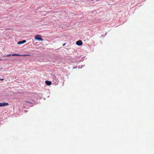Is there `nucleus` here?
I'll list each match as a JSON object with an SVG mask.
<instances>
[{
    "label": "nucleus",
    "mask_w": 154,
    "mask_h": 154,
    "mask_svg": "<svg viewBox=\"0 0 154 154\" xmlns=\"http://www.w3.org/2000/svg\"><path fill=\"white\" fill-rule=\"evenodd\" d=\"M76 44L78 45L81 46L82 45L83 42L81 40H79L76 42Z\"/></svg>",
    "instance_id": "nucleus-2"
},
{
    "label": "nucleus",
    "mask_w": 154,
    "mask_h": 154,
    "mask_svg": "<svg viewBox=\"0 0 154 154\" xmlns=\"http://www.w3.org/2000/svg\"><path fill=\"white\" fill-rule=\"evenodd\" d=\"M11 56V54H8L7 55L5 56H4V57H9Z\"/></svg>",
    "instance_id": "nucleus-7"
},
{
    "label": "nucleus",
    "mask_w": 154,
    "mask_h": 154,
    "mask_svg": "<svg viewBox=\"0 0 154 154\" xmlns=\"http://www.w3.org/2000/svg\"><path fill=\"white\" fill-rule=\"evenodd\" d=\"M66 43H64L63 44V46H64L65 45H66Z\"/></svg>",
    "instance_id": "nucleus-8"
},
{
    "label": "nucleus",
    "mask_w": 154,
    "mask_h": 154,
    "mask_svg": "<svg viewBox=\"0 0 154 154\" xmlns=\"http://www.w3.org/2000/svg\"><path fill=\"white\" fill-rule=\"evenodd\" d=\"M29 55H20L18 54H13L11 55V56H29Z\"/></svg>",
    "instance_id": "nucleus-4"
},
{
    "label": "nucleus",
    "mask_w": 154,
    "mask_h": 154,
    "mask_svg": "<svg viewBox=\"0 0 154 154\" xmlns=\"http://www.w3.org/2000/svg\"><path fill=\"white\" fill-rule=\"evenodd\" d=\"M9 104L5 102H3V103H0V106H6L7 105H9Z\"/></svg>",
    "instance_id": "nucleus-3"
},
{
    "label": "nucleus",
    "mask_w": 154,
    "mask_h": 154,
    "mask_svg": "<svg viewBox=\"0 0 154 154\" xmlns=\"http://www.w3.org/2000/svg\"><path fill=\"white\" fill-rule=\"evenodd\" d=\"M45 82L46 84L48 85H50L51 84V82L50 81H46Z\"/></svg>",
    "instance_id": "nucleus-6"
},
{
    "label": "nucleus",
    "mask_w": 154,
    "mask_h": 154,
    "mask_svg": "<svg viewBox=\"0 0 154 154\" xmlns=\"http://www.w3.org/2000/svg\"><path fill=\"white\" fill-rule=\"evenodd\" d=\"M26 41L25 40H23L21 41H19L18 42V44L19 45L21 44L25 43Z\"/></svg>",
    "instance_id": "nucleus-5"
},
{
    "label": "nucleus",
    "mask_w": 154,
    "mask_h": 154,
    "mask_svg": "<svg viewBox=\"0 0 154 154\" xmlns=\"http://www.w3.org/2000/svg\"><path fill=\"white\" fill-rule=\"evenodd\" d=\"M28 102V103H32L31 102Z\"/></svg>",
    "instance_id": "nucleus-10"
},
{
    "label": "nucleus",
    "mask_w": 154,
    "mask_h": 154,
    "mask_svg": "<svg viewBox=\"0 0 154 154\" xmlns=\"http://www.w3.org/2000/svg\"><path fill=\"white\" fill-rule=\"evenodd\" d=\"M1 60V59H0V61Z\"/></svg>",
    "instance_id": "nucleus-12"
},
{
    "label": "nucleus",
    "mask_w": 154,
    "mask_h": 154,
    "mask_svg": "<svg viewBox=\"0 0 154 154\" xmlns=\"http://www.w3.org/2000/svg\"><path fill=\"white\" fill-rule=\"evenodd\" d=\"M25 111V112H26V111L25 110L24 111Z\"/></svg>",
    "instance_id": "nucleus-11"
},
{
    "label": "nucleus",
    "mask_w": 154,
    "mask_h": 154,
    "mask_svg": "<svg viewBox=\"0 0 154 154\" xmlns=\"http://www.w3.org/2000/svg\"><path fill=\"white\" fill-rule=\"evenodd\" d=\"M4 80L3 79H0V80Z\"/></svg>",
    "instance_id": "nucleus-9"
},
{
    "label": "nucleus",
    "mask_w": 154,
    "mask_h": 154,
    "mask_svg": "<svg viewBox=\"0 0 154 154\" xmlns=\"http://www.w3.org/2000/svg\"><path fill=\"white\" fill-rule=\"evenodd\" d=\"M35 40H38V41H43V39L41 38V35H35Z\"/></svg>",
    "instance_id": "nucleus-1"
},
{
    "label": "nucleus",
    "mask_w": 154,
    "mask_h": 154,
    "mask_svg": "<svg viewBox=\"0 0 154 154\" xmlns=\"http://www.w3.org/2000/svg\"><path fill=\"white\" fill-rule=\"evenodd\" d=\"M93 0H91V1H93Z\"/></svg>",
    "instance_id": "nucleus-13"
}]
</instances>
